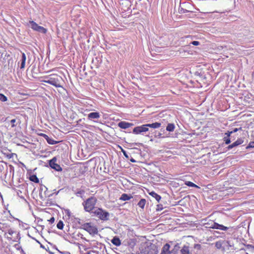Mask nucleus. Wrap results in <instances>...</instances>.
I'll return each mask as SVG.
<instances>
[{"instance_id":"1","label":"nucleus","mask_w":254,"mask_h":254,"mask_svg":"<svg viewBox=\"0 0 254 254\" xmlns=\"http://www.w3.org/2000/svg\"><path fill=\"white\" fill-rule=\"evenodd\" d=\"M46 79L44 80L43 81L46 83H49L56 87H62V82H63V78L61 76L57 74H53L50 75L49 77L46 78Z\"/></svg>"},{"instance_id":"2","label":"nucleus","mask_w":254,"mask_h":254,"mask_svg":"<svg viewBox=\"0 0 254 254\" xmlns=\"http://www.w3.org/2000/svg\"><path fill=\"white\" fill-rule=\"evenodd\" d=\"M97 199L94 197H91L88 198L83 203L84 208L86 211L90 212L93 210L96 204Z\"/></svg>"},{"instance_id":"3","label":"nucleus","mask_w":254,"mask_h":254,"mask_svg":"<svg viewBox=\"0 0 254 254\" xmlns=\"http://www.w3.org/2000/svg\"><path fill=\"white\" fill-rule=\"evenodd\" d=\"M93 213L102 220H107L109 218V213L101 208L95 209Z\"/></svg>"},{"instance_id":"4","label":"nucleus","mask_w":254,"mask_h":254,"mask_svg":"<svg viewBox=\"0 0 254 254\" xmlns=\"http://www.w3.org/2000/svg\"><path fill=\"white\" fill-rule=\"evenodd\" d=\"M83 229L90 234H95L98 232L97 229L91 223H86L83 225Z\"/></svg>"},{"instance_id":"5","label":"nucleus","mask_w":254,"mask_h":254,"mask_svg":"<svg viewBox=\"0 0 254 254\" xmlns=\"http://www.w3.org/2000/svg\"><path fill=\"white\" fill-rule=\"evenodd\" d=\"M141 253L142 254H157V250L156 246L153 245L146 247L143 250H142Z\"/></svg>"},{"instance_id":"6","label":"nucleus","mask_w":254,"mask_h":254,"mask_svg":"<svg viewBox=\"0 0 254 254\" xmlns=\"http://www.w3.org/2000/svg\"><path fill=\"white\" fill-rule=\"evenodd\" d=\"M30 26L34 30L37 31L42 33H45L47 32V30L42 26H38L34 21H29Z\"/></svg>"},{"instance_id":"7","label":"nucleus","mask_w":254,"mask_h":254,"mask_svg":"<svg viewBox=\"0 0 254 254\" xmlns=\"http://www.w3.org/2000/svg\"><path fill=\"white\" fill-rule=\"evenodd\" d=\"M148 130V128L147 126L146 125H143L141 126H138L135 127L133 129V133L135 134H139L142 132H146Z\"/></svg>"},{"instance_id":"8","label":"nucleus","mask_w":254,"mask_h":254,"mask_svg":"<svg viewBox=\"0 0 254 254\" xmlns=\"http://www.w3.org/2000/svg\"><path fill=\"white\" fill-rule=\"evenodd\" d=\"M56 162L57 159L56 158H53L52 160H51L49 162L50 167L57 171H62V169L61 167L59 164H58Z\"/></svg>"},{"instance_id":"9","label":"nucleus","mask_w":254,"mask_h":254,"mask_svg":"<svg viewBox=\"0 0 254 254\" xmlns=\"http://www.w3.org/2000/svg\"><path fill=\"white\" fill-rule=\"evenodd\" d=\"M210 227L213 229L222 230L223 231H226L228 229V227L216 223H213V224L210 226Z\"/></svg>"},{"instance_id":"10","label":"nucleus","mask_w":254,"mask_h":254,"mask_svg":"<svg viewBox=\"0 0 254 254\" xmlns=\"http://www.w3.org/2000/svg\"><path fill=\"white\" fill-rule=\"evenodd\" d=\"M133 126L131 123L126 122L124 121L121 122L118 124V127L121 128L126 129Z\"/></svg>"},{"instance_id":"11","label":"nucleus","mask_w":254,"mask_h":254,"mask_svg":"<svg viewBox=\"0 0 254 254\" xmlns=\"http://www.w3.org/2000/svg\"><path fill=\"white\" fill-rule=\"evenodd\" d=\"M243 142H244V140L242 139L239 138V139H237L235 142L233 143L232 144L229 145L228 146L227 148H228V149H231L234 147L237 146L239 145L242 144L243 143Z\"/></svg>"},{"instance_id":"12","label":"nucleus","mask_w":254,"mask_h":254,"mask_svg":"<svg viewBox=\"0 0 254 254\" xmlns=\"http://www.w3.org/2000/svg\"><path fill=\"white\" fill-rule=\"evenodd\" d=\"M100 115L98 112H92L88 115V118L89 120L98 119Z\"/></svg>"},{"instance_id":"13","label":"nucleus","mask_w":254,"mask_h":254,"mask_svg":"<svg viewBox=\"0 0 254 254\" xmlns=\"http://www.w3.org/2000/svg\"><path fill=\"white\" fill-rule=\"evenodd\" d=\"M232 132H229V131H228L225 133V136L224 137L223 139L225 143L227 144H228L231 142L230 136Z\"/></svg>"},{"instance_id":"14","label":"nucleus","mask_w":254,"mask_h":254,"mask_svg":"<svg viewBox=\"0 0 254 254\" xmlns=\"http://www.w3.org/2000/svg\"><path fill=\"white\" fill-rule=\"evenodd\" d=\"M26 60V55L24 53H22L21 59L20 60V62H21L20 68L23 69L25 67Z\"/></svg>"},{"instance_id":"15","label":"nucleus","mask_w":254,"mask_h":254,"mask_svg":"<svg viewBox=\"0 0 254 254\" xmlns=\"http://www.w3.org/2000/svg\"><path fill=\"white\" fill-rule=\"evenodd\" d=\"M169 248L170 245L168 244H165L162 249L161 254H170Z\"/></svg>"},{"instance_id":"16","label":"nucleus","mask_w":254,"mask_h":254,"mask_svg":"<svg viewBox=\"0 0 254 254\" xmlns=\"http://www.w3.org/2000/svg\"><path fill=\"white\" fill-rule=\"evenodd\" d=\"M161 125V123L157 122L151 124H146V126H147L148 127H152L153 128H159L160 127Z\"/></svg>"},{"instance_id":"17","label":"nucleus","mask_w":254,"mask_h":254,"mask_svg":"<svg viewBox=\"0 0 254 254\" xmlns=\"http://www.w3.org/2000/svg\"><path fill=\"white\" fill-rule=\"evenodd\" d=\"M112 243L116 246H119L121 244V241L119 238L114 237L111 241Z\"/></svg>"},{"instance_id":"18","label":"nucleus","mask_w":254,"mask_h":254,"mask_svg":"<svg viewBox=\"0 0 254 254\" xmlns=\"http://www.w3.org/2000/svg\"><path fill=\"white\" fill-rule=\"evenodd\" d=\"M181 254H190L189 247L184 246L181 249Z\"/></svg>"},{"instance_id":"19","label":"nucleus","mask_w":254,"mask_h":254,"mask_svg":"<svg viewBox=\"0 0 254 254\" xmlns=\"http://www.w3.org/2000/svg\"><path fill=\"white\" fill-rule=\"evenodd\" d=\"M132 197L131 196L127 194L124 193L121 195V197H120V199L123 201H126L129 200Z\"/></svg>"},{"instance_id":"20","label":"nucleus","mask_w":254,"mask_h":254,"mask_svg":"<svg viewBox=\"0 0 254 254\" xmlns=\"http://www.w3.org/2000/svg\"><path fill=\"white\" fill-rule=\"evenodd\" d=\"M149 194L151 195L152 197H154L156 200L159 202V200L161 199V196L157 194L156 192L154 191H151L149 193Z\"/></svg>"},{"instance_id":"21","label":"nucleus","mask_w":254,"mask_h":254,"mask_svg":"<svg viewBox=\"0 0 254 254\" xmlns=\"http://www.w3.org/2000/svg\"><path fill=\"white\" fill-rule=\"evenodd\" d=\"M174 128L175 126L173 124H169L166 127V130L169 131H173Z\"/></svg>"},{"instance_id":"22","label":"nucleus","mask_w":254,"mask_h":254,"mask_svg":"<svg viewBox=\"0 0 254 254\" xmlns=\"http://www.w3.org/2000/svg\"><path fill=\"white\" fill-rule=\"evenodd\" d=\"M146 203V200L145 199H141L138 202L137 205L143 208Z\"/></svg>"},{"instance_id":"23","label":"nucleus","mask_w":254,"mask_h":254,"mask_svg":"<svg viewBox=\"0 0 254 254\" xmlns=\"http://www.w3.org/2000/svg\"><path fill=\"white\" fill-rule=\"evenodd\" d=\"M185 185H186L187 186L190 187H195V188H199L198 186H197L194 183H193L191 182H190V181H186L185 182Z\"/></svg>"},{"instance_id":"24","label":"nucleus","mask_w":254,"mask_h":254,"mask_svg":"<svg viewBox=\"0 0 254 254\" xmlns=\"http://www.w3.org/2000/svg\"><path fill=\"white\" fill-rule=\"evenodd\" d=\"M30 180L35 183H38L39 182V179L36 175H32L30 177Z\"/></svg>"},{"instance_id":"25","label":"nucleus","mask_w":254,"mask_h":254,"mask_svg":"<svg viewBox=\"0 0 254 254\" xmlns=\"http://www.w3.org/2000/svg\"><path fill=\"white\" fill-rule=\"evenodd\" d=\"M57 227L58 229L60 230H62L64 227V223L63 222L60 220L57 224Z\"/></svg>"},{"instance_id":"26","label":"nucleus","mask_w":254,"mask_h":254,"mask_svg":"<svg viewBox=\"0 0 254 254\" xmlns=\"http://www.w3.org/2000/svg\"><path fill=\"white\" fill-rule=\"evenodd\" d=\"M0 100L2 102H5L7 100V98L3 94L0 93Z\"/></svg>"},{"instance_id":"27","label":"nucleus","mask_w":254,"mask_h":254,"mask_svg":"<svg viewBox=\"0 0 254 254\" xmlns=\"http://www.w3.org/2000/svg\"><path fill=\"white\" fill-rule=\"evenodd\" d=\"M253 147H254V141H251L249 143V145L247 146L246 148L248 149L249 148Z\"/></svg>"},{"instance_id":"28","label":"nucleus","mask_w":254,"mask_h":254,"mask_svg":"<svg viewBox=\"0 0 254 254\" xmlns=\"http://www.w3.org/2000/svg\"><path fill=\"white\" fill-rule=\"evenodd\" d=\"M47 140L48 142L51 144H55L56 143V141H55L53 140L50 139V138H48Z\"/></svg>"},{"instance_id":"29","label":"nucleus","mask_w":254,"mask_h":254,"mask_svg":"<svg viewBox=\"0 0 254 254\" xmlns=\"http://www.w3.org/2000/svg\"><path fill=\"white\" fill-rule=\"evenodd\" d=\"M215 246L218 249H220L221 247V243L220 242H217L215 243Z\"/></svg>"},{"instance_id":"30","label":"nucleus","mask_w":254,"mask_h":254,"mask_svg":"<svg viewBox=\"0 0 254 254\" xmlns=\"http://www.w3.org/2000/svg\"><path fill=\"white\" fill-rule=\"evenodd\" d=\"M241 129H242L241 127H240L239 128H235L233 130L229 131V132H232V134L233 133H235V132H237V131H238L239 130H241Z\"/></svg>"},{"instance_id":"31","label":"nucleus","mask_w":254,"mask_h":254,"mask_svg":"<svg viewBox=\"0 0 254 254\" xmlns=\"http://www.w3.org/2000/svg\"><path fill=\"white\" fill-rule=\"evenodd\" d=\"M191 44L193 45H194V46H197V45H199V42L198 41H194L193 42H191Z\"/></svg>"},{"instance_id":"32","label":"nucleus","mask_w":254,"mask_h":254,"mask_svg":"<svg viewBox=\"0 0 254 254\" xmlns=\"http://www.w3.org/2000/svg\"><path fill=\"white\" fill-rule=\"evenodd\" d=\"M16 122V120L15 119H12L11 120L10 122L12 124V127H15V125H14V123H15Z\"/></svg>"},{"instance_id":"33","label":"nucleus","mask_w":254,"mask_h":254,"mask_svg":"<svg viewBox=\"0 0 254 254\" xmlns=\"http://www.w3.org/2000/svg\"><path fill=\"white\" fill-rule=\"evenodd\" d=\"M49 221L51 223H53L55 221V218L54 217H52L50 220H49Z\"/></svg>"},{"instance_id":"34","label":"nucleus","mask_w":254,"mask_h":254,"mask_svg":"<svg viewBox=\"0 0 254 254\" xmlns=\"http://www.w3.org/2000/svg\"><path fill=\"white\" fill-rule=\"evenodd\" d=\"M200 247H201L200 245H198V244L195 245V246H194V248H196V249H200Z\"/></svg>"},{"instance_id":"35","label":"nucleus","mask_w":254,"mask_h":254,"mask_svg":"<svg viewBox=\"0 0 254 254\" xmlns=\"http://www.w3.org/2000/svg\"><path fill=\"white\" fill-rule=\"evenodd\" d=\"M123 153H124V155L126 157H127H127H128V156H127V153H126V151H123Z\"/></svg>"},{"instance_id":"36","label":"nucleus","mask_w":254,"mask_h":254,"mask_svg":"<svg viewBox=\"0 0 254 254\" xmlns=\"http://www.w3.org/2000/svg\"><path fill=\"white\" fill-rule=\"evenodd\" d=\"M161 135H162V134H161V133H159L158 134V136H159V137H161Z\"/></svg>"},{"instance_id":"37","label":"nucleus","mask_w":254,"mask_h":254,"mask_svg":"<svg viewBox=\"0 0 254 254\" xmlns=\"http://www.w3.org/2000/svg\"><path fill=\"white\" fill-rule=\"evenodd\" d=\"M131 161L133 162H135V161L133 159H131Z\"/></svg>"},{"instance_id":"38","label":"nucleus","mask_w":254,"mask_h":254,"mask_svg":"<svg viewBox=\"0 0 254 254\" xmlns=\"http://www.w3.org/2000/svg\"><path fill=\"white\" fill-rule=\"evenodd\" d=\"M219 12L220 13H224V12H223H223Z\"/></svg>"}]
</instances>
